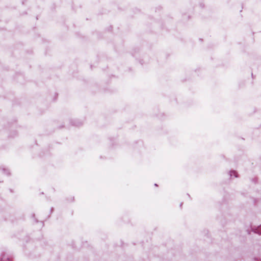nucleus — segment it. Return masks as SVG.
Segmentation results:
<instances>
[{"instance_id":"obj_1","label":"nucleus","mask_w":261,"mask_h":261,"mask_svg":"<svg viewBox=\"0 0 261 261\" xmlns=\"http://www.w3.org/2000/svg\"><path fill=\"white\" fill-rule=\"evenodd\" d=\"M230 176H233L237 177H238V173L235 171H231L230 172Z\"/></svg>"}]
</instances>
